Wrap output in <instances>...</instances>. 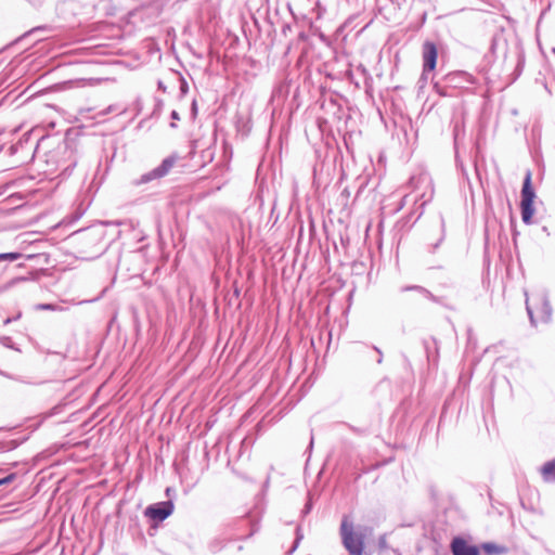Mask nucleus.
<instances>
[{
    "instance_id": "15",
    "label": "nucleus",
    "mask_w": 555,
    "mask_h": 555,
    "mask_svg": "<svg viewBox=\"0 0 555 555\" xmlns=\"http://www.w3.org/2000/svg\"><path fill=\"white\" fill-rule=\"evenodd\" d=\"M171 118H172V119H176V120H179V119H180L179 114H178L176 111H172V112H171Z\"/></svg>"
},
{
    "instance_id": "9",
    "label": "nucleus",
    "mask_w": 555,
    "mask_h": 555,
    "mask_svg": "<svg viewBox=\"0 0 555 555\" xmlns=\"http://www.w3.org/2000/svg\"><path fill=\"white\" fill-rule=\"evenodd\" d=\"M481 547L488 554H503L505 552L503 546H499L494 543H483Z\"/></svg>"
},
{
    "instance_id": "1",
    "label": "nucleus",
    "mask_w": 555,
    "mask_h": 555,
    "mask_svg": "<svg viewBox=\"0 0 555 555\" xmlns=\"http://www.w3.org/2000/svg\"><path fill=\"white\" fill-rule=\"evenodd\" d=\"M372 531L367 526L356 530L348 516H344L339 528L341 543L350 555H364V540Z\"/></svg>"
},
{
    "instance_id": "10",
    "label": "nucleus",
    "mask_w": 555,
    "mask_h": 555,
    "mask_svg": "<svg viewBox=\"0 0 555 555\" xmlns=\"http://www.w3.org/2000/svg\"><path fill=\"white\" fill-rule=\"evenodd\" d=\"M533 306L534 304L531 302V300L527 297L526 298V308H527V312L529 314V318H530V321L532 324H535V319H534V312H533Z\"/></svg>"
},
{
    "instance_id": "7",
    "label": "nucleus",
    "mask_w": 555,
    "mask_h": 555,
    "mask_svg": "<svg viewBox=\"0 0 555 555\" xmlns=\"http://www.w3.org/2000/svg\"><path fill=\"white\" fill-rule=\"evenodd\" d=\"M538 299V306L535 309L538 310V318L540 321L547 322L552 314L551 306L545 297V295H540Z\"/></svg>"
},
{
    "instance_id": "3",
    "label": "nucleus",
    "mask_w": 555,
    "mask_h": 555,
    "mask_svg": "<svg viewBox=\"0 0 555 555\" xmlns=\"http://www.w3.org/2000/svg\"><path fill=\"white\" fill-rule=\"evenodd\" d=\"M173 512V504L171 501H164L152 504L144 511V516L151 521L158 524L169 517ZM152 529H156V525L152 526Z\"/></svg>"
},
{
    "instance_id": "6",
    "label": "nucleus",
    "mask_w": 555,
    "mask_h": 555,
    "mask_svg": "<svg viewBox=\"0 0 555 555\" xmlns=\"http://www.w3.org/2000/svg\"><path fill=\"white\" fill-rule=\"evenodd\" d=\"M451 550L453 555H479V551L476 546L469 545L461 538L453 539Z\"/></svg>"
},
{
    "instance_id": "2",
    "label": "nucleus",
    "mask_w": 555,
    "mask_h": 555,
    "mask_svg": "<svg viewBox=\"0 0 555 555\" xmlns=\"http://www.w3.org/2000/svg\"><path fill=\"white\" fill-rule=\"evenodd\" d=\"M535 194L531 186V173L530 171L527 172L524 185L521 190V219L525 223L529 224L531 223L532 216L534 214L533 208V201H534Z\"/></svg>"
},
{
    "instance_id": "8",
    "label": "nucleus",
    "mask_w": 555,
    "mask_h": 555,
    "mask_svg": "<svg viewBox=\"0 0 555 555\" xmlns=\"http://www.w3.org/2000/svg\"><path fill=\"white\" fill-rule=\"evenodd\" d=\"M541 474L545 481H554L555 480V460L544 463V465L541 467Z\"/></svg>"
},
{
    "instance_id": "11",
    "label": "nucleus",
    "mask_w": 555,
    "mask_h": 555,
    "mask_svg": "<svg viewBox=\"0 0 555 555\" xmlns=\"http://www.w3.org/2000/svg\"><path fill=\"white\" fill-rule=\"evenodd\" d=\"M21 257V254L18 253H5V254H0V260H16Z\"/></svg>"
},
{
    "instance_id": "4",
    "label": "nucleus",
    "mask_w": 555,
    "mask_h": 555,
    "mask_svg": "<svg viewBox=\"0 0 555 555\" xmlns=\"http://www.w3.org/2000/svg\"><path fill=\"white\" fill-rule=\"evenodd\" d=\"M437 62V48L433 42H425L423 46V76L433 72Z\"/></svg>"
},
{
    "instance_id": "14",
    "label": "nucleus",
    "mask_w": 555,
    "mask_h": 555,
    "mask_svg": "<svg viewBox=\"0 0 555 555\" xmlns=\"http://www.w3.org/2000/svg\"><path fill=\"white\" fill-rule=\"evenodd\" d=\"M12 479H13V475L8 476V477H5V478H3V479H0V486L5 485V483L10 482Z\"/></svg>"
},
{
    "instance_id": "12",
    "label": "nucleus",
    "mask_w": 555,
    "mask_h": 555,
    "mask_svg": "<svg viewBox=\"0 0 555 555\" xmlns=\"http://www.w3.org/2000/svg\"><path fill=\"white\" fill-rule=\"evenodd\" d=\"M378 546H379V550H386L388 547L387 545V541H386V537L385 535H382L378 540Z\"/></svg>"
},
{
    "instance_id": "5",
    "label": "nucleus",
    "mask_w": 555,
    "mask_h": 555,
    "mask_svg": "<svg viewBox=\"0 0 555 555\" xmlns=\"http://www.w3.org/2000/svg\"><path fill=\"white\" fill-rule=\"evenodd\" d=\"M175 163H176V157L170 156V157L165 158L158 167H156L149 173L141 176V183L149 182L154 179H158V178L166 176L170 171V169L173 167Z\"/></svg>"
},
{
    "instance_id": "16",
    "label": "nucleus",
    "mask_w": 555,
    "mask_h": 555,
    "mask_svg": "<svg viewBox=\"0 0 555 555\" xmlns=\"http://www.w3.org/2000/svg\"><path fill=\"white\" fill-rule=\"evenodd\" d=\"M395 553H396L397 555H401L400 553H397L396 551H395Z\"/></svg>"
},
{
    "instance_id": "13",
    "label": "nucleus",
    "mask_w": 555,
    "mask_h": 555,
    "mask_svg": "<svg viewBox=\"0 0 555 555\" xmlns=\"http://www.w3.org/2000/svg\"><path fill=\"white\" fill-rule=\"evenodd\" d=\"M406 291H417V292H421V293H427V291L424 289L421 286H410V287L402 288V292H406Z\"/></svg>"
}]
</instances>
